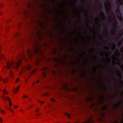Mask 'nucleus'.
Listing matches in <instances>:
<instances>
[{
	"label": "nucleus",
	"instance_id": "13",
	"mask_svg": "<svg viewBox=\"0 0 123 123\" xmlns=\"http://www.w3.org/2000/svg\"><path fill=\"white\" fill-rule=\"evenodd\" d=\"M64 114L66 116H67L68 117L70 118L71 117V115L70 114L68 113H64Z\"/></svg>",
	"mask_w": 123,
	"mask_h": 123
},
{
	"label": "nucleus",
	"instance_id": "57",
	"mask_svg": "<svg viewBox=\"0 0 123 123\" xmlns=\"http://www.w3.org/2000/svg\"><path fill=\"white\" fill-rule=\"evenodd\" d=\"M28 80V79H25V82L26 83Z\"/></svg>",
	"mask_w": 123,
	"mask_h": 123
},
{
	"label": "nucleus",
	"instance_id": "12",
	"mask_svg": "<svg viewBox=\"0 0 123 123\" xmlns=\"http://www.w3.org/2000/svg\"><path fill=\"white\" fill-rule=\"evenodd\" d=\"M5 66H4L3 67V68L2 69V73L3 72L4 73V74H5L6 73V71L5 70Z\"/></svg>",
	"mask_w": 123,
	"mask_h": 123
},
{
	"label": "nucleus",
	"instance_id": "38",
	"mask_svg": "<svg viewBox=\"0 0 123 123\" xmlns=\"http://www.w3.org/2000/svg\"><path fill=\"white\" fill-rule=\"evenodd\" d=\"M41 114L40 113H37L36 114V115L37 116H39L41 115Z\"/></svg>",
	"mask_w": 123,
	"mask_h": 123
},
{
	"label": "nucleus",
	"instance_id": "22",
	"mask_svg": "<svg viewBox=\"0 0 123 123\" xmlns=\"http://www.w3.org/2000/svg\"><path fill=\"white\" fill-rule=\"evenodd\" d=\"M18 90L17 89H14L13 90V92L14 93H15L16 92H18Z\"/></svg>",
	"mask_w": 123,
	"mask_h": 123
},
{
	"label": "nucleus",
	"instance_id": "63",
	"mask_svg": "<svg viewBox=\"0 0 123 123\" xmlns=\"http://www.w3.org/2000/svg\"><path fill=\"white\" fill-rule=\"evenodd\" d=\"M64 39L65 40H67L66 37H65Z\"/></svg>",
	"mask_w": 123,
	"mask_h": 123
},
{
	"label": "nucleus",
	"instance_id": "45",
	"mask_svg": "<svg viewBox=\"0 0 123 123\" xmlns=\"http://www.w3.org/2000/svg\"><path fill=\"white\" fill-rule=\"evenodd\" d=\"M11 19L10 18H9V19H8L7 20V22L8 23H9L10 22H11Z\"/></svg>",
	"mask_w": 123,
	"mask_h": 123
},
{
	"label": "nucleus",
	"instance_id": "3",
	"mask_svg": "<svg viewBox=\"0 0 123 123\" xmlns=\"http://www.w3.org/2000/svg\"><path fill=\"white\" fill-rule=\"evenodd\" d=\"M31 68V66L30 64H28L26 65V67H22L20 72V73L22 74L23 72H24L26 70H30Z\"/></svg>",
	"mask_w": 123,
	"mask_h": 123
},
{
	"label": "nucleus",
	"instance_id": "24",
	"mask_svg": "<svg viewBox=\"0 0 123 123\" xmlns=\"http://www.w3.org/2000/svg\"><path fill=\"white\" fill-rule=\"evenodd\" d=\"M37 101L38 102L40 103L41 104H43L44 102V101H41L40 100H37Z\"/></svg>",
	"mask_w": 123,
	"mask_h": 123
},
{
	"label": "nucleus",
	"instance_id": "20",
	"mask_svg": "<svg viewBox=\"0 0 123 123\" xmlns=\"http://www.w3.org/2000/svg\"><path fill=\"white\" fill-rule=\"evenodd\" d=\"M40 62L39 60L37 61L36 62V64L37 65H39Z\"/></svg>",
	"mask_w": 123,
	"mask_h": 123
},
{
	"label": "nucleus",
	"instance_id": "55",
	"mask_svg": "<svg viewBox=\"0 0 123 123\" xmlns=\"http://www.w3.org/2000/svg\"><path fill=\"white\" fill-rule=\"evenodd\" d=\"M32 107V105H31L30 107H28V109H30Z\"/></svg>",
	"mask_w": 123,
	"mask_h": 123
},
{
	"label": "nucleus",
	"instance_id": "34",
	"mask_svg": "<svg viewBox=\"0 0 123 123\" xmlns=\"http://www.w3.org/2000/svg\"><path fill=\"white\" fill-rule=\"evenodd\" d=\"M47 69V68L46 67H44L42 68V70H43L44 71L46 70Z\"/></svg>",
	"mask_w": 123,
	"mask_h": 123
},
{
	"label": "nucleus",
	"instance_id": "27",
	"mask_svg": "<svg viewBox=\"0 0 123 123\" xmlns=\"http://www.w3.org/2000/svg\"><path fill=\"white\" fill-rule=\"evenodd\" d=\"M49 95V93L48 92H46L44 94H43V95L44 96H48Z\"/></svg>",
	"mask_w": 123,
	"mask_h": 123
},
{
	"label": "nucleus",
	"instance_id": "59",
	"mask_svg": "<svg viewBox=\"0 0 123 123\" xmlns=\"http://www.w3.org/2000/svg\"><path fill=\"white\" fill-rule=\"evenodd\" d=\"M1 46H0V52L1 51Z\"/></svg>",
	"mask_w": 123,
	"mask_h": 123
},
{
	"label": "nucleus",
	"instance_id": "29",
	"mask_svg": "<svg viewBox=\"0 0 123 123\" xmlns=\"http://www.w3.org/2000/svg\"><path fill=\"white\" fill-rule=\"evenodd\" d=\"M4 6V5L2 3H0V8H2Z\"/></svg>",
	"mask_w": 123,
	"mask_h": 123
},
{
	"label": "nucleus",
	"instance_id": "18",
	"mask_svg": "<svg viewBox=\"0 0 123 123\" xmlns=\"http://www.w3.org/2000/svg\"><path fill=\"white\" fill-rule=\"evenodd\" d=\"M59 62L60 63H62L63 65H65V62L64 60H62V61H59Z\"/></svg>",
	"mask_w": 123,
	"mask_h": 123
},
{
	"label": "nucleus",
	"instance_id": "58",
	"mask_svg": "<svg viewBox=\"0 0 123 123\" xmlns=\"http://www.w3.org/2000/svg\"><path fill=\"white\" fill-rule=\"evenodd\" d=\"M39 82H40V80H37V81H36V83H38Z\"/></svg>",
	"mask_w": 123,
	"mask_h": 123
},
{
	"label": "nucleus",
	"instance_id": "4",
	"mask_svg": "<svg viewBox=\"0 0 123 123\" xmlns=\"http://www.w3.org/2000/svg\"><path fill=\"white\" fill-rule=\"evenodd\" d=\"M9 76L10 78H12L13 76L14 73L12 70H10L9 72Z\"/></svg>",
	"mask_w": 123,
	"mask_h": 123
},
{
	"label": "nucleus",
	"instance_id": "5",
	"mask_svg": "<svg viewBox=\"0 0 123 123\" xmlns=\"http://www.w3.org/2000/svg\"><path fill=\"white\" fill-rule=\"evenodd\" d=\"M5 59L4 55L3 54H1L0 56V61L5 60Z\"/></svg>",
	"mask_w": 123,
	"mask_h": 123
},
{
	"label": "nucleus",
	"instance_id": "6",
	"mask_svg": "<svg viewBox=\"0 0 123 123\" xmlns=\"http://www.w3.org/2000/svg\"><path fill=\"white\" fill-rule=\"evenodd\" d=\"M82 123H92V118H90L87 122H83Z\"/></svg>",
	"mask_w": 123,
	"mask_h": 123
},
{
	"label": "nucleus",
	"instance_id": "19",
	"mask_svg": "<svg viewBox=\"0 0 123 123\" xmlns=\"http://www.w3.org/2000/svg\"><path fill=\"white\" fill-rule=\"evenodd\" d=\"M20 35V33L19 32H18L16 33L15 34V36L16 37H18V36H19V35Z\"/></svg>",
	"mask_w": 123,
	"mask_h": 123
},
{
	"label": "nucleus",
	"instance_id": "36",
	"mask_svg": "<svg viewBox=\"0 0 123 123\" xmlns=\"http://www.w3.org/2000/svg\"><path fill=\"white\" fill-rule=\"evenodd\" d=\"M19 78H18L15 81V82L16 83H17L19 81Z\"/></svg>",
	"mask_w": 123,
	"mask_h": 123
},
{
	"label": "nucleus",
	"instance_id": "2",
	"mask_svg": "<svg viewBox=\"0 0 123 123\" xmlns=\"http://www.w3.org/2000/svg\"><path fill=\"white\" fill-rule=\"evenodd\" d=\"M41 48L40 45L38 43H37L34 46V52L33 50L31 49H29L27 50V54L30 58L34 56L35 53L37 54Z\"/></svg>",
	"mask_w": 123,
	"mask_h": 123
},
{
	"label": "nucleus",
	"instance_id": "15",
	"mask_svg": "<svg viewBox=\"0 0 123 123\" xmlns=\"http://www.w3.org/2000/svg\"><path fill=\"white\" fill-rule=\"evenodd\" d=\"M3 91L4 92L3 93V94H8L9 93L8 92H6V90L5 89H4V90H3Z\"/></svg>",
	"mask_w": 123,
	"mask_h": 123
},
{
	"label": "nucleus",
	"instance_id": "35",
	"mask_svg": "<svg viewBox=\"0 0 123 123\" xmlns=\"http://www.w3.org/2000/svg\"><path fill=\"white\" fill-rule=\"evenodd\" d=\"M74 47H72V48H71L70 49H69V51H72V50H74Z\"/></svg>",
	"mask_w": 123,
	"mask_h": 123
},
{
	"label": "nucleus",
	"instance_id": "53",
	"mask_svg": "<svg viewBox=\"0 0 123 123\" xmlns=\"http://www.w3.org/2000/svg\"><path fill=\"white\" fill-rule=\"evenodd\" d=\"M19 88H20V86H18L17 87V89L18 90V89H19Z\"/></svg>",
	"mask_w": 123,
	"mask_h": 123
},
{
	"label": "nucleus",
	"instance_id": "43",
	"mask_svg": "<svg viewBox=\"0 0 123 123\" xmlns=\"http://www.w3.org/2000/svg\"><path fill=\"white\" fill-rule=\"evenodd\" d=\"M51 100L53 102H54L55 101V100L54 98H51Z\"/></svg>",
	"mask_w": 123,
	"mask_h": 123
},
{
	"label": "nucleus",
	"instance_id": "1",
	"mask_svg": "<svg viewBox=\"0 0 123 123\" xmlns=\"http://www.w3.org/2000/svg\"><path fill=\"white\" fill-rule=\"evenodd\" d=\"M22 57L24 59V55H22V56L19 55L17 57V62L15 61H8L6 63V69L7 70L10 69L11 67L15 69L18 70L19 66L21 64V58Z\"/></svg>",
	"mask_w": 123,
	"mask_h": 123
},
{
	"label": "nucleus",
	"instance_id": "49",
	"mask_svg": "<svg viewBox=\"0 0 123 123\" xmlns=\"http://www.w3.org/2000/svg\"><path fill=\"white\" fill-rule=\"evenodd\" d=\"M90 52L91 53H92V46H91V47L90 49Z\"/></svg>",
	"mask_w": 123,
	"mask_h": 123
},
{
	"label": "nucleus",
	"instance_id": "51",
	"mask_svg": "<svg viewBox=\"0 0 123 123\" xmlns=\"http://www.w3.org/2000/svg\"><path fill=\"white\" fill-rule=\"evenodd\" d=\"M9 109L13 113H14V112L12 110V109L11 108H9Z\"/></svg>",
	"mask_w": 123,
	"mask_h": 123
},
{
	"label": "nucleus",
	"instance_id": "16",
	"mask_svg": "<svg viewBox=\"0 0 123 123\" xmlns=\"http://www.w3.org/2000/svg\"><path fill=\"white\" fill-rule=\"evenodd\" d=\"M85 71H82L81 72L80 74V77H82L83 76L85 75Z\"/></svg>",
	"mask_w": 123,
	"mask_h": 123
},
{
	"label": "nucleus",
	"instance_id": "56",
	"mask_svg": "<svg viewBox=\"0 0 123 123\" xmlns=\"http://www.w3.org/2000/svg\"><path fill=\"white\" fill-rule=\"evenodd\" d=\"M3 13V12L2 11L0 12V15H1Z\"/></svg>",
	"mask_w": 123,
	"mask_h": 123
},
{
	"label": "nucleus",
	"instance_id": "33",
	"mask_svg": "<svg viewBox=\"0 0 123 123\" xmlns=\"http://www.w3.org/2000/svg\"><path fill=\"white\" fill-rule=\"evenodd\" d=\"M28 96L26 95H23L22 96V98H26Z\"/></svg>",
	"mask_w": 123,
	"mask_h": 123
},
{
	"label": "nucleus",
	"instance_id": "39",
	"mask_svg": "<svg viewBox=\"0 0 123 123\" xmlns=\"http://www.w3.org/2000/svg\"><path fill=\"white\" fill-rule=\"evenodd\" d=\"M77 90V89L76 88H73L72 89V90L74 91H76Z\"/></svg>",
	"mask_w": 123,
	"mask_h": 123
},
{
	"label": "nucleus",
	"instance_id": "52",
	"mask_svg": "<svg viewBox=\"0 0 123 123\" xmlns=\"http://www.w3.org/2000/svg\"><path fill=\"white\" fill-rule=\"evenodd\" d=\"M82 39L84 41V43H86V40L84 39V38L83 37L82 38Z\"/></svg>",
	"mask_w": 123,
	"mask_h": 123
},
{
	"label": "nucleus",
	"instance_id": "21",
	"mask_svg": "<svg viewBox=\"0 0 123 123\" xmlns=\"http://www.w3.org/2000/svg\"><path fill=\"white\" fill-rule=\"evenodd\" d=\"M0 111H1V113L3 114H5L6 113V111H5L2 110L1 109H0Z\"/></svg>",
	"mask_w": 123,
	"mask_h": 123
},
{
	"label": "nucleus",
	"instance_id": "37",
	"mask_svg": "<svg viewBox=\"0 0 123 123\" xmlns=\"http://www.w3.org/2000/svg\"><path fill=\"white\" fill-rule=\"evenodd\" d=\"M1 97L4 100H6V97H4V96H1Z\"/></svg>",
	"mask_w": 123,
	"mask_h": 123
},
{
	"label": "nucleus",
	"instance_id": "31",
	"mask_svg": "<svg viewBox=\"0 0 123 123\" xmlns=\"http://www.w3.org/2000/svg\"><path fill=\"white\" fill-rule=\"evenodd\" d=\"M42 75L43 76V78H45L46 77V74L45 72H43L42 73Z\"/></svg>",
	"mask_w": 123,
	"mask_h": 123
},
{
	"label": "nucleus",
	"instance_id": "26",
	"mask_svg": "<svg viewBox=\"0 0 123 123\" xmlns=\"http://www.w3.org/2000/svg\"><path fill=\"white\" fill-rule=\"evenodd\" d=\"M92 99V97H88L87 98V99L89 101H90Z\"/></svg>",
	"mask_w": 123,
	"mask_h": 123
},
{
	"label": "nucleus",
	"instance_id": "9",
	"mask_svg": "<svg viewBox=\"0 0 123 123\" xmlns=\"http://www.w3.org/2000/svg\"><path fill=\"white\" fill-rule=\"evenodd\" d=\"M85 55L86 52H84L83 53L80 54L79 56L80 58H81L82 57H83Z\"/></svg>",
	"mask_w": 123,
	"mask_h": 123
},
{
	"label": "nucleus",
	"instance_id": "54",
	"mask_svg": "<svg viewBox=\"0 0 123 123\" xmlns=\"http://www.w3.org/2000/svg\"><path fill=\"white\" fill-rule=\"evenodd\" d=\"M74 123H79V121H77L75 122Z\"/></svg>",
	"mask_w": 123,
	"mask_h": 123
},
{
	"label": "nucleus",
	"instance_id": "8",
	"mask_svg": "<svg viewBox=\"0 0 123 123\" xmlns=\"http://www.w3.org/2000/svg\"><path fill=\"white\" fill-rule=\"evenodd\" d=\"M75 12L77 14V15L80 18L81 15L80 13L78 11L77 9H75Z\"/></svg>",
	"mask_w": 123,
	"mask_h": 123
},
{
	"label": "nucleus",
	"instance_id": "25",
	"mask_svg": "<svg viewBox=\"0 0 123 123\" xmlns=\"http://www.w3.org/2000/svg\"><path fill=\"white\" fill-rule=\"evenodd\" d=\"M27 6L28 8H30L31 7V4L30 3H28L27 4Z\"/></svg>",
	"mask_w": 123,
	"mask_h": 123
},
{
	"label": "nucleus",
	"instance_id": "28",
	"mask_svg": "<svg viewBox=\"0 0 123 123\" xmlns=\"http://www.w3.org/2000/svg\"><path fill=\"white\" fill-rule=\"evenodd\" d=\"M76 72V70L75 69H73L71 71V72L72 73H74Z\"/></svg>",
	"mask_w": 123,
	"mask_h": 123
},
{
	"label": "nucleus",
	"instance_id": "61",
	"mask_svg": "<svg viewBox=\"0 0 123 123\" xmlns=\"http://www.w3.org/2000/svg\"><path fill=\"white\" fill-rule=\"evenodd\" d=\"M91 59H92V55H91Z\"/></svg>",
	"mask_w": 123,
	"mask_h": 123
},
{
	"label": "nucleus",
	"instance_id": "46",
	"mask_svg": "<svg viewBox=\"0 0 123 123\" xmlns=\"http://www.w3.org/2000/svg\"><path fill=\"white\" fill-rule=\"evenodd\" d=\"M3 122V120L1 117L0 118V122L1 123H2Z\"/></svg>",
	"mask_w": 123,
	"mask_h": 123
},
{
	"label": "nucleus",
	"instance_id": "7",
	"mask_svg": "<svg viewBox=\"0 0 123 123\" xmlns=\"http://www.w3.org/2000/svg\"><path fill=\"white\" fill-rule=\"evenodd\" d=\"M9 79L7 77L5 78L3 80V82L4 84L7 83L8 82Z\"/></svg>",
	"mask_w": 123,
	"mask_h": 123
},
{
	"label": "nucleus",
	"instance_id": "64",
	"mask_svg": "<svg viewBox=\"0 0 123 123\" xmlns=\"http://www.w3.org/2000/svg\"><path fill=\"white\" fill-rule=\"evenodd\" d=\"M57 64H56L55 65V66H57Z\"/></svg>",
	"mask_w": 123,
	"mask_h": 123
},
{
	"label": "nucleus",
	"instance_id": "60",
	"mask_svg": "<svg viewBox=\"0 0 123 123\" xmlns=\"http://www.w3.org/2000/svg\"><path fill=\"white\" fill-rule=\"evenodd\" d=\"M50 58H49L47 59V61H49L50 60Z\"/></svg>",
	"mask_w": 123,
	"mask_h": 123
},
{
	"label": "nucleus",
	"instance_id": "62",
	"mask_svg": "<svg viewBox=\"0 0 123 123\" xmlns=\"http://www.w3.org/2000/svg\"><path fill=\"white\" fill-rule=\"evenodd\" d=\"M20 111H21V112H22V113H23V110H20Z\"/></svg>",
	"mask_w": 123,
	"mask_h": 123
},
{
	"label": "nucleus",
	"instance_id": "32",
	"mask_svg": "<svg viewBox=\"0 0 123 123\" xmlns=\"http://www.w3.org/2000/svg\"><path fill=\"white\" fill-rule=\"evenodd\" d=\"M74 41L76 43H77L78 42V41L77 39H75L74 40Z\"/></svg>",
	"mask_w": 123,
	"mask_h": 123
},
{
	"label": "nucleus",
	"instance_id": "41",
	"mask_svg": "<svg viewBox=\"0 0 123 123\" xmlns=\"http://www.w3.org/2000/svg\"><path fill=\"white\" fill-rule=\"evenodd\" d=\"M9 105L11 106L12 107V102L10 101L9 103Z\"/></svg>",
	"mask_w": 123,
	"mask_h": 123
},
{
	"label": "nucleus",
	"instance_id": "23",
	"mask_svg": "<svg viewBox=\"0 0 123 123\" xmlns=\"http://www.w3.org/2000/svg\"><path fill=\"white\" fill-rule=\"evenodd\" d=\"M40 110V108H37L35 110V112L37 113L39 112Z\"/></svg>",
	"mask_w": 123,
	"mask_h": 123
},
{
	"label": "nucleus",
	"instance_id": "47",
	"mask_svg": "<svg viewBox=\"0 0 123 123\" xmlns=\"http://www.w3.org/2000/svg\"><path fill=\"white\" fill-rule=\"evenodd\" d=\"M14 108L15 109H16L18 107V105L15 106L14 105Z\"/></svg>",
	"mask_w": 123,
	"mask_h": 123
},
{
	"label": "nucleus",
	"instance_id": "11",
	"mask_svg": "<svg viewBox=\"0 0 123 123\" xmlns=\"http://www.w3.org/2000/svg\"><path fill=\"white\" fill-rule=\"evenodd\" d=\"M52 60L53 61L56 62H59L60 59L58 58H54L52 59Z\"/></svg>",
	"mask_w": 123,
	"mask_h": 123
},
{
	"label": "nucleus",
	"instance_id": "40",
	"mask_svg": "<svg viewBox=\"0 0 123 123\" xmlns=\"http://www.w3.org/2000/svg\"><path fill=\"white\" fill-rule=\"evenodd\" d=\"M56 53V51L55 50H54L53 51V54H55Z\"/></svg>",
	"mask_w": 123,
	"mask_h": 123
},
{
	"label": "nucleus",
	"instance_id": "44",
	"mask_svg": "<svg viewBox=\"0 0 123 123\" xmlns=\"http://www.w3.org/2000/svg\"><path fill=\"white\" fill-rule=\"evenodd\" d=\"M7 100L9 101H10L11 100V99L8 97H7Z\"/></svg>",
	"mask_w": 123,
	"mask_h": 123
},
{
	"label": "nucleus",
	"instance_id": "42",
	"mask_svg": "<svg viewBox=\"0 0 123 123\" xmlns=\"http://www.w3.org/2000/svg\"><path fill=\"white\" fill-rule=\"evenodd\" d=\"M70 63H71V64L72 65H74V64H76V62H75L74 63H72V62H70Z\"/></svg>",
	"mask_w": 123,
	"mask_h": 123
},
{
	"label": "nucleus",
	"instance_id": "14",
	"mask_svg": "<svg viewBox=\"0 0 123 123\" xmlns=\"http://www.w3.org/2000/svg\"><path fill=\"white\" fill-rule=\"evenodd\" d=\"M86 59L87 58L86 57H85L84 58V61L82 63V65H84L86 64Z\"/></svg>",
	"mask_w": 123,
	"mask_h": 123
},
{
	"label": "nucleus",
	"instance_id": "17",
	"mask_svg": "<svg viewBox=\"0 0 123 123\" xmlns=\"http://www.w3.org/2000/svg\"><path fill=\"white\" fill-rule=\"evenodd\" d=\"M36 69H35L32 70L31 72L30 73L31 74V75H32L33 74L36 72Z\"/></svg>",
	"mask_w": 123,
	"mask_h": 123
},
{
	"label": "nucleus",
	"instance_id": "50",
	"mask_svg": "<svg viewBox=\"0 0 123 123\" xmlns=\"http://www.w3.org/2000/svg\"><path fill=\"white\" fill-rule=\"evenodd\" d=\"M2 28L1 27H0V33H1L2 30Z\"/></svg>",
	"mask_w": 123,
	"mask_h": 123
},
{
	"label": "nucleus",
	"instance_id": "10",
	"mask_svg": "<svg viewBox=\"0 0 123 123\" xmlns=\"http://www.w3.org/2000/svg\"><path fill=\"white\" fill-rule=\"evenodd\" d=\"M40 25L42 29H44V23L41 22L40 23Z\"/></svg>",
	"mask_w": 123,
	"mask_h": 123
},
{
	"label": "nucleus",
	"instance_id": "30",
	"mask_svg": "<svg viewBox=\"0 0 123 123\" xmlns=\"http://www.w3.org/2000/svg\"><path fill=\"white\" fill-rule=\"evenodd\" d=\"M71 4L72 5H74L75 4V2L74 1V0L71 2Z\"/></svg>",
	"mask_w": 123,
	"mask_h": 123
},
{
	"label": "nucleus",
	"instance_id": "48",
	"mask_svg": "<svg viewBox=\"0 0 123 123\" xmlns=\"http://www.w3.org/2000/svg\"><path fill=\"white\" fill-rule=\"evenodd\" d=\"M3 80V78L1 76H0V82L1 81Z\"/></svg>",
	"mask_w": 123,
	"mask_h": 123
}]
</instances>
